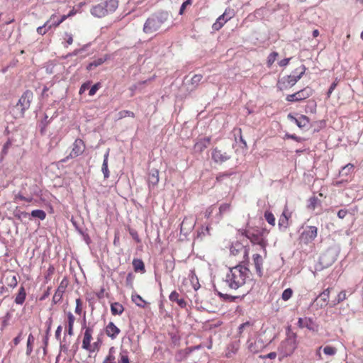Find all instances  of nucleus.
Returning <instances> with one entry per match:
<instances>
[{
  "label": "nucleus",
  "mask_w": 363,
  "mask_h": 363,
  "mask_svg": "<svg viewBox=\"0 0 363 363\" xmlns=\"http://www.w3.org/2000/svg\"><path fill=\"white\" fill-rule=\"evenodd\" d=\"M249 272L247 267L241 264L230 267L223 279V281L230 289L237 290L245 284Z\"/></svg>",
  "instance_id": "f257e3e1"
},
{
  "label": "nucleus",
  "mask_w": 363,
  "mask_h": 363,
  "mask_svg": "<svg viewBox=\"0 0 363 363\" xmlns=\"http://www.w3.org/2000/svg\"><path fill=\"white\" fill-rule=\"evenodd\" d=\"M169 13L167 11H159L151 14L145 21L143 30L146 34H152L162 29L169 21Z\"/></svg>",
  "instance_id": "f03ea898"
},
{
  "label": "nucleus",
  "mask_w": 363,
  "mask_h": 363,
  "mask_svg": "<svg viewBox=\"0 0 363 363\" xmlns=\"http://www.w3.org/2000/svg\"><path fill=\"white\" fill-rule=\"evenodd\" d=\"M40 192V190L35 184L30 185H28L27 183L22 184L21 190L15 194L13 201L18 202L20 200L30 203L33 200V196H38Z\"/></svg>",
  "instance_id": "7ed1b4c3"
},
{
  "label": "nucleus",
  "mask_w": 363,
  "mask_h": 363,
  "mask_svg": "<svg viewBox=\"0 0 363 363\" xmlns=\"http://www.w3.org/2000/svg\"><path fill=\"white\" fill-rule=\"evenodd\" d=\"M33 99V93L32 91L26 90L23 93L17 104L13 108V114L16 118L23 117L26 111L29 109Z\"/></svg>",
  "instance_id": "20e7f679"
},
{
  "label": "nucleus",
  "mask_w": 363,
  "mask_h": 363,
  "mask_svg": "<svg viewBox=\"0 0 363 363\" xmlns=\"http://www.w3.org/2000/svg\"><path fill=\"white\" fill-rule=\"evenodd\" d=\"M306 70V68L305 65H302L299 67L296 68L291 74L282 77L279 81V85L280 86V89H286L288 87H291L294 85H295L296 83L304 74Z\"/></svg>",
  "instance_id": "39448f33"
},
{
  "label": "nucleus",
  "mask_w": 363,
  "mask_h": 363,
  "mask_svg": "<svg viewBox=\"0 0 363 363\" xmlns=\"http://www.w3.org/2000/svg\"><path fill=\"white\" fill-rule=\"evenodd\" d=\"M267 234V231L265 229H252L245 230L244 235L248 238L253 244L259 245L262 248L265 247V241L264 239V234Z\"/></svg>",
  "instance_id": "423d86ee"
},
{
  "label": "nucleus",
  "mask_w": 363,
  "mask_h": 363,
  "mask_svg": "<svg viewBox=\"0 0 363 363\" xmlns=\"http://www.w3.org/2000/svg\"><path fill=\"white\" fill-rule=\"evenodd\" d=\"M297 347L296 334L289 333L286 339L283 341L280 345V350L284 357L290 356Z\"/></svg>",
  "instance_id": "0eeeda50"
},
{
  "label": "nucleus",
  "mask_w": 363,
  "mask_h": 363,
  "mask_svg": "<svg viewBox=\"0 0 363 363\" xmlns=\"http://www.w3.org/2000/svg\"><path fill=\"white\" fill-rule=\"evenodd\" d=\"M85 149L84 141L81 139H77L72 145V149L69 155L61 160L62 162H66L69 159L74 158L83 153Z\"/></svg>",
  "instance_id": "6e6552de"
},
{
  "label": "nucleus",
  "mask_w": 363,
  "mask_h": 363,
  "mask_svg": "<svg viewBox=\"0 0 363 363\" xmlns=\"http://www.w3.org/2000/svg\"><path fill=\"white\" fill-rule=\"evenodd\" d=\"M318 229L315 226L308 225L300 235L301 242L308 244L312 242L316 237Z\"/></svg>",
  "instance_id": "1a4fd4ad"
},
{
  "label": "nucleus",
  "mask_w": 363,
  "mask_h": 363,
  "mask_svg": "<svg viewBox=\"0 0 363 363\" xmlns=\"http://www.w3.org/2000/svg\"><path fill=\"white\" fill-rule=\"evenodd\" d=\"M291 216V213L289 211L286 206L280 216L278 220V226L281 231H285L289 226V218Z\"/></svg>",
  "instance_id": "9d476101"
},
{
  "label": "nucleus",
  "mask_w": 363,
  "mask_h": 363,
  "mask_svg": "<svg viewBox=\"0 0 363 363\" xmlns=\"http://www.w3.org/2000/svg\"><path fill=\"white\" fill-rule=\"evenodd\" d=\"M212 160L216 163H223L231 158V156L225 152H223L218 147H215L212 150L211 153Z\"/></svg>",
  "instance_id": "9b49d317"
},
{
  "label": "nucleus",
  "mask_w": 363,
  "mask_h": 363,
  "mask_svg": "<svg viewBox=\"0 0 363 363\" xmlns=\"http://www.w3.org/2000/svg\"><path fill=\"white\" fill-rule=\"evenodd\" d=\"M298 325L301 328H306L309 330L316 331L318 330V325L315 323L311 318L306 317L304 318H299L298 320Z\"/></svg>",
  "instance_id": "f8f14e48"
},
{
  "label": "nucleus",
  "mask_w": 363,
  "mask_h": 363,
  "mask_svg": "<svg viewBox=\"0 0 363 363\" xmlns=\"http://www.w3.org/2000/svg\"><path fill=\"white\" fill-rule=\"evenodd\" d=\"M94 333V326L85 327L84 333V338L82 340V347L86 350L91 348V340L92 339V334Z\"/></svg>",
  "instance_id": "ddd939ff"
},
{
  "label": "nucleus",
  "mask_w": 363,
  "mask_h": 363,
  "mask_svg": "<svg viewBox=\"0 0 363 363\" xmlns=\"http://www.w3.org/2000/svg\"><path fill=\"white\" fill-rule=\"evenodd\" d=\"M230 251L233 255H237L239 252H242L244 257L248 258L249 250L241 242H235V243H233L230 247Z\"/></svg>",
  "instance_id": "4468645a"
},
{
  "label": "nucleus",
  "mask_w": 363,
  "mask_h": 363,
  "mask_svg": "<svg viewBox=\"0 0 363 363\" xmlns=\"http://www.w3.org/2000/svg\"><path fill=\"white\" fill-rule=\"evenodd\" d=\"M105 333L108 337L114 340L121 333V330L113 322H110L105 328Z\"/></svg>",
  "instance_id": "2eb2a0df"
},
{
  "label": "nucleus",
  "mask_w": 363,
  "mask_h": 363,
  "mask_svg": "<svg viewBox=\"0 0 363 363\" xmlns=\"http://www.w3.org/2000/svg\"><path fill=\"white\" fill-rule=\"evenodd\" d=\"M91 13L98 18L104 17L108 14L103 2L94 6L91 9Z\"/></svg>",
  "instance_id": "dca6fc26"
},
{
  "label": "nucleus",
  "mask_w": 363,
  "mask_h": 363,
  "mask_svg": "<svg viewBox=\"0 0 363 363\" xmlns=\"http://www.w3.org/2000/svg\"><path fill=\"white\" fill-rule=\"evenodd\" d=\"M147 182L150 188L151 186L153 187L157 186L159 182V171L157 169H152L150 170L148 174Z\"/></svg>",
  "instance_id": "f3484780"
},
{
  "label": "nucleus",
  "mask_w": 363,
  "mask_h": 363,
  "mask_svg": "<svg viewBox=\"0 0 363 363\" xmlns=\"http://www.w3.org/2000/svg\"><path fill=\"white\" fill-rule=\"evenodd\" d=\"M211 138L208 137L203 138L199 140L194 145V150L196 152H203L210 144Z\"/></svg>",
  "instance_id": "a211bd4d"
},
{
  "label": "nucleus",
  "mask_w": 363,
  "mask_h": 363,
  "mask_svg": "<svg viewBox=\"0 0 363 363\" xmlns=\"http://www.w3.org/2000/svg\"><path fill=\"white\" fill-rule=\"evenodd\" d=\"M335 262V257L330 251H327L320 257V262L324 267H328Z\"/></svg>",
  "instance_id": "6ab92c4d"
},
{
  "label": "nucleus",
  "mask_w": 363,
  "mask_h": 363,
  "mask_svg": "<svg viewBox=\"0 0 363 363\" xmlns=\"http://www.w3.org/2000/svg\"><path fill=\"white\" fill-rule=\"evenodd\" d=\"M253 262L255 267L256 272L259 277L262 276V258L259 254L253 255Z\"/></svg>",
  "instance_id": "aec40b11"
},
{
  "label": "nucleus",
  "mask_w": 363,
  "mask_h": 363,
  "mask_svg": "<svg viewBox=\"0 0 363 363\" xmlns=\"http://www.w3.org/2000/svg\"><path fill=\"white\" fill-rule=\"evenodd\" d=\"M179 295L176 291H173L169 296V298L172 302H177V303L182 308H184L186 306V302L184 298H179Z\"/></svg>",
  "instance_id": "412c9836"
},
{
  "label": "nucleus",
  "mask_w": 363,
  "mask_h": 363,
  "mask_svg": "<svg viewBox=\"0 0 363 363\" xmlns=\"http://www.w3.org/2000/svg\"><path fill=\"white\" fill-rule=\"evenodd\" d=\"M26 298V292L24 286H21L15 298L14 302L17 305H23Z\"/></svg>",
  "instance_id": "4be33fe9"
},
{
  "label": "nucleus",
  "mask_w": 363,
  "mask_h": 363,
  "mask_svg": "<svg viewBox=\"0 0 363 363\" xmlns=\"http://www.w3.org/2000/svg\"><path fill=\"white\" fill-rule=\"evenodd\" d=\"M104 7L106 10V12L108 14L109 13L114 12L118 6V2L117 0H107L104 2H103Z\"/></svg>",
  "instance_id": "5701e85b"
},
{
  "label": "nucleus",
  "mask_w": 363,
  "mask_h": 363,
  "mask_svg": "<svg viewBox=\"0 0 363 363\" xmlns=\"http://www.w3.org/2000/svg\"><path fill=\"white\" fill-rule=\"evenodd\" d=\"M296 93L297 94L298 99L301 101L310 97L313 94V91L310 87L307 86Z\"/></svg>",
  "instance_id": "b1692460"
},
{
  "label": "nucleus",
  "mask_w": 363,
  "mask_h": 363,
  "mask_svg": "<svg viewBox=\"0 0 363 363\" xmlns=\"http://www.w3.org/2000/svg\"><path fill=\"white\" fill-rule=\"evenodd\" d=\"M109 155V149L106 151V152L104 155V161L101 167V171L103 172L104 179H108L109 177V170L108 168V160Z\"/></svg>",
  "instance_id": "393cba45"
},
{
  "label": "nucleus",
  "mask_w": 363,
  "mask_h": 363,
  "mask_svg": "<svg viewBox=\"0 0 363 363\" xmlns=\"http://www.w3.org/2000/svg\"><path fill=\"white\" fill-rule=\"evenodd\" d=\"M214 290H215V291L217 292V294L219 296V297L221 298L224 301H229V302H235L238 299L241 300L242 298V296H231V295H228L227 294H223V293H221L220 291H218L216 288H215Z\"/></svg>",
  "instance_id": "a878e982"
},
{
  "label": "nucleus",
  "mask_w": 363,
  "mask_h": 363,
  "mask_svg": "<svg viewBox=\"0 0 363 363\" xmlns=\"http://www.w3.org/2000/svg\"><path fill=\"white\" fill-rule=\"evenodd\" d=\"M132 264L135 272H145V264L142 259H133Z\"/></svg>",
  "instance_id": "bb28decb"
},
{
  "label": "nucleus",
  "mask_w": 363,
  "mask_h": 363,
  "mask_svg": "<svg viewBox=\"0 0 363 363\" xmlns=\"http://www.w3.org/2000/svg\"><path fill=\"white\" fill-rule=\"evenodd\" d=\"M124 311V307L118 302H114L111 305V313L114 315H121Z\"/></svg>",
  "instance_id": "cd10ccee"
},
{
  "label": "nucleus",
  "mask_w": 363,
  "mask_h": 363,
  "mask_svg": "<svg viewBox=\"0 0 363 363\" xmlns=\"http://www.w3.org/2000/svg\"><path fill=\"white\" fill-rule=\"evenodd\" d=\"M106 60V57H99L98 59L94 60L93 62L88 64L86 66L87 71H91L95 67L102 65Z\"/></svg>",
  "instance_id": "c85d7f7f"
},
{
  "label": "nucleus",
  "mask_w": 363,
  "mask_h": 363,
  "mask_svg": "<svg viewBox=\"0 0 363 363\" xmlns=\"http://www.w3.org/2000/svg\"><path fill=\"white\" fill-rule=\"evenodd\" d=\"M30 216L37 218L40 220H43L46 218V213L43 210L35 209L31 211Z\"/></svg>",
  "instance_id": "c756f323"
},
{
  "label": "nucleus",
  "mask_w": 363,
  "mask_h": 363,
  "mask_svg": "<svg viewBox=\"0 0 363 363\" xmlns=\"http://www.w3.org/2000/svg\"><path fill=\"white\" fill-rule=\"evenodd\" d=\"M309 118L305 115H301L298 128H300L301 129H308L309 128Z\"/></svg>",
  "instance_id": "7c9ffc66"
},
{
  "label": "nucleus",
  "mask_w": 363,
  "mask_h": 363,
  "mask_svg": "<svg viewBox=\"0 0 363 363\" xmlns=\"http://www.w3.org/2000/svg\"><path fill=\"white\" fill-rule=\"evenodd\" d=\"M63 294L64 289H60V286H59L52 297V303L56 304L60 302L62 298Z\"/></svg>",
  "instance_id": "2f4dec72"
},
{
  "label": "nucleus",
  "mask_w": 363,
  "mask_h": 363,
  "mask_svg": "<svg viewBox=\"0 0 363 363\" xmlns=\"http://www.w3.org/2000/svg\"><path fill=\"white\" fill-rule=\"evenodd\" d=\"M353 169H354V165L351 163H349L342 168V169L340 171V176H347L352 173Z\"/></svg>",
  "instance_id": "473e14b6"
},
{
  "label": "nucleus",
  "mask_w": 363,
  "mask_h": 363,
  "mask_svg": "<svg viewBox=\"0 0 363 363\" xmlns=\"http://www.w3.org/2000/svg\"><path fill=\"white\" fill-rule=\"evenodd\" d=\"M230 210V203H223L219 207V213L218 214V220H220L223 217V215L225 213L229 212Z\"/></svg>",
  "instance_id": "72a5a7b5"
},
{
  "label": "nucleus",
  "mask_w": 363,
  "mask_h": 363,
  "mask_svg": "<svg viewBox=\"0 0 363 363\" xmlns=\"http://www.w3.org/2000/svg\"><path fill=\"white\" fill-rule=\"evenodd\" d=\"M234 15L233 9H226L225 12L218 17V20L223 19L224 22H227L228 20L232 18Z\"/></svg>",
  "instance_id": "f704fd0d"
},
{
  "label": "nucleus",
  "mask_w": 363,
  "mask_h": 363,
  "mask_svg": "<svg viewBox=\"0 0 363 363\" xmlns=\"http://www.w3.org/2000/svg\"><path fill=\"white\" fill-rule=\"evenodd\" d=\"M35 338L32 334H30L27 340V346H26V354L29 356L33 351L32 344L34 342Z\"/></svg>",
  "instance_id": "c9c22d12"
},
{
  "label": "nucleus",
  "mask_w": 363,
  "mask_h": 363,
  "mask_svg": "<svg viewBox=\"0 0 363 363\" xmlns=\"http://www.w3.org/2000/svg\"><path fill=\"white\" fill-rule=\"evenodd\" d=\"M47 325V330L45 333V336L43 339V344L45 345V347L48 345V340H49V335H50V331L51 329V325H52V319L51 318L48 319V320L46 322Z\"/></svg>",
  "instance_id": "e433bc0d"
},
{
  "label": "nucleus",
  "mask_w": 363,
  "mask_h": 363,
  "mask_svg": "<svg viewBox=\"0 0 363 363\" xmlns=\"http://www.w3.org/2000/svg\"><path fill=\"white\" fill-rule=\"evenodd\" d=\"M202 79L203 76L201 74H194L191 79V84L192 85V89L196 88Z\"/></svg>",
  "instance_id": "4c0bfd02"
},
{
  "label": "nucleus",
  "mask_w": 363,
  "mask_h": 363,
  "mask_svg": "<svg viewBox=\"0 0 363 363\" xmlns=\"http://www.w3.org/2000/svg\"><path fill=\"white\" fill-rule=\"evenodd\" d=\"M14 216L18 220H22L24 218H27L30 216V213L26 211H21L18 209H16L14 211Z\"/></svg>",
  "instance_id": "58836bf2"
},
{
  "label": "nucleus",
  "mask_w": 363,
  "mask_h": 363,
  "mask_svg": "<svg viewBox=\"0 0 363 363\" xmlns=\"http://www.w3.org/2000/svg\"><path fill=\"white\" fill-rule=\"evenodd\" d=\"M6 281L7 285L11 288H15L18 284L17 278L15 275L7 277Z\"/></svg>",
  "instance_id": "ea45409f"
},
{
  "label": "nucleus",
  "mask_w": 363,
  "mask_h": 363,
  "mask_svg": "<svg viewBox=\"0 0 363 363\" xmlns=\"http://www.w3.org/2000/svg\"><path fill=\"white\" fill-rule=\"evenodd\" d=\"M132 301L138 306L144 307L145 301L143 298L138 294H133L132 295Z\"/></svg>",
  "instance_id": "a19ab883"
},
{
  "label": "nucleus",
  "mask_w": 363,
  "mask_h": 363,
  "mask_svg": "<svg viewBox=\"0 0 363 363\" xmlns=\"http://www.w3.org/2000/svg\"><path fill=\"white\" fill-rule=\"evenodd\" d=\"M346 298H347L346 291H340L337 294V298L334 301H333V306H335V305L340 303V302L343 301Z\"/></svg>",
  "instance_id": "79ce46f5"
},
{
  "label": "nucleus",
  "mask_w": 363,
  "mask_h": 363,
  "mask_svg": "<svg viewBox=\"0 0 363 363\" xmlns=\"http://www.w3.org/2000/svg\"><path fill=\"white\" fill-rule=\"evenodd\" d=\"M264 218L269 224L273 226L275 225V218L272 212L266 211L264 213Z\"/></svg>",
  "instance_id": "37998d69"
},
{
  "label": "nucleus",
  "mask_w": 363,
  "mask_h": 363,
  "mask_svg": "<svg viewBox=\"0 0 363 363\" xmlns=\"http://www.w3.org/2000/svg\"><path fill=\"white\" fill-rule=\"evenodd\" d=\"M50 24V21H46L43 26L37 28V33L40 35H45L50 30L48 29Z\"/></svg>",
  "instance_id": "c03bdc74"
},
{
  "label": "nucleus",
  "mask_w": 363,
  "mask_h": 363,
  "mask_svg": "<svg viewBox=\"0 0 363 363\" xmlns=\"http://www.w3.org/2000/svg\"><path fill=\"white\" fill-rule=\"evenodd\" d=\"M327 303L325 302V301L320 299L318 296L314 300L313 303H312V306H314L316 307V308H322L327 306Z\"/></svg>",
  "instance_id": "a18cd8bd"
},
{
  "label": "nucleus",
  "mask_w": 363,
  "mask_h": 363,
  "mask_svg": "<svg viewBox=\"0 0 363 363\" xmlns=\"http://www.w3.org/2000/svg\"><path fill=\"white\" fill-rule=\"evenodd\" d=\"M278 55L279 54L277 52H272L269 55V56L267 57V66L269 67H270L272 65V64L274 62Z\"/></svg>",
  "instance_id": "49530a36"
},
{
  "label": "nucleus",
  "mask_w": 363,
  "mask_h": 363,
  "mask_svg": "<svg viewBox=\"0 0 363 363\" xmlns=\"http://www.w3.org/2000/svg\"><path fill=\"white\" fill-rule=\"evenodd\" d=\"M101 340L99 337L97 341L94 342L92 345H91V348L89 350H86V351L89 352H94L95 351H98L100 348V346L101 345Z\"/></svg>",
  "instance_id": "de8ad7c7"
},
{
  "label": "nucleus",
  "mask_w": 363,
  "mask_h": 363,
  "mask_svg": "<svg viewBox=\"0 0 363 363\" xmlns=\"http://www.w3.org/2000/svg\"><path fill=\"white\" fill-rule=\"evenodd\" d=\"M293 291L291 289L288 288L285 289L281 295V298L284 301H288L292 296Z\"/></svg>",
  "instance_id": "09e8293b"
},
{
  "label": "nucleus",
  "mask_w": 363,
  "mask_h": 363,
  "mask_svg": "<svg viewBox=\"0 0 363 363\" xmlns=\"http://www.w3.org/2000/svg\"><path fill=\"white\" fill-rule=\"evenodd\" d=\"M337 350L332 346H325L323 348V352L327 355H334L336 354Z\"/></svg>",
  "instance_id": "8fccbe9b"
},
{
  "label": "nucleus",
  "mask_w": 363,
  "mask_h": 363,
  "mask_svg": "<svg viewBox=\"0 0 363 363\" xmlns=\"http://www.w3.org/2000/svg\"><path fill=\"white\" fill-rule=\"evenodd\" d=\"M11 318V314L9 312H7L6 314L4 316L3 320L1 322V330H4L9 325V321Z\"/></svg>",
  "instance_id": "3c124183"
},
{
  "label": "nucleus",
  "mask_w": 363,
  "mask_h": 363,
  "mask_svg": "<svg viewBox=\"0 0 363 363\" xmlns=\"http://www.w3.org/2000/svg\"><path fill=\"white\" fill-rule=\"evenodd\" d=\"M329 296H330V288H328L326 289L325 290H324L319 296L318 297L325 301V302H326L328 303V299H329Z\"/></svg>",
  "instance_id": "603ef678"
},
{
  "label": "nucleus",
  "mask_w": 363,
  "mask_h": 363,
  "mask_svg": "<svg viewBox=\"0 0 363 363\" xmlns=\"http://www.w3.org/2000/svg\"><path fill=\"white\" fill-rule=\"evenodd\" d=\"M119 363H130V360L126 351H123L120 353Z\"/></svg>",
  "instance_id": "864d4df0"
},
{
  "label": "nucleus",
  "mask_w": 363,
  "mask_h": 363,
  "mask_svg": "<svg viewBox=\"0 0 363 363\" xmlns=\"http://www.w3.org/2000/svg\"><path fill=\"white\" fill-rule=\"evenodd\" d=\"M89 46V44H86L84 45H83L82 48H79V49H76L74 50L71 53H69L67 55V56H76L77 55H79V53H81L82 52L86 50V49Z\"/></svg>",
  "instance_id": "5fc2aeb1"
},
{
  "label": "nucleus",
  "mask_w": 363,
  "mask_h": 363,
  "mask_svg": "<svg viewBox=\"0 0 363 363\" xmlns=\"http://www.w3.org/2000/svg\"><path fill=\"white\" fill-rule=\"evenodd\" d=\"M191 4H192V0H186L185 1H184L180 7L179 14L182 15L184 13V11H185L186 6H190Z\"/></svg>",
  "instance_id": "6e6d98bb"
},
{
  "label": "nucleus",
  "mask_w": 363,
  "mask_h": 363,
  "mask_svg": "<svg viewBox=\"0 0 363 363\" xmlns=\"http://www.w3.org/2000/svg\"><path fill=\"white\" fill-rule=\"evenodd\" d=\"M68 327H74L75 318L72 312L69 311L67 313Z\"/></svg>",
  "instance_id": "4d7b16f0"
},
{
  "label": "nucleus",
  "mask_w": 363,
  "mask_h": 363,
  "mask_svg": "<svg viewBox=\"0 0 363 363\" xmlns=\"http://www.w3.org/2000/svg\"><path fill=\"white\" fill-rule=\"evenodd\" d=\"M119 116H120L121 118H125L127 116L133 118L135 116V113L130 111L123 110V111H121L119 112Z\"/></svg>",
  "instance_id": "13d9d810"
},
{
  "label": "nucleus",
  "mask_w": 363,
  "mask_h": 363,
  "mask_svg": "<svg viewBox=\"0 0 363 363\" xmlns=\"http://www.w3.org/2000/svg\"><path fill=\"white\" fill-rule=\"evenodd\" d=\"M82 311V303L80 298H77L76 300V308H75V313L81 314Z\"/></svg>",
  "instance_id": "bf43d9fd"
},
{
  "label": "nucleus",
  "mask_w": 363,
  "mask_h": 363,
  "mask_svg": "<svg viewBox=\"0 0 363 363\" xmlns=\"http://www.w3.org/2000/svg\"><path fill=\"white\" fill-rule=\"evenodd\" d=\"M11 145H12V143L10 140H8L7 142L4 145L2 151H1V155L3 156L6 155L8 153V150L11 147Z\"/></svg>",
  "instance_id": "052dcab7"
},
{
  "label": "nucleus",
  "mask_w": 363,
  "mask_h": 363,
  "mask_svg": "<svg viewBox=\"0 0 363 363\" xmlns=\"http://www.w3.org/2000/svg\"><path fill=\"white\" fill-rule=\"evenodd\" d=\"M285 138H288V139H292V140H294L297 142H303V140H305L304 138H301V137H298L296 136L295 134H289V133H286L285 135Z\"/></svg>",
  "instance_id": "680f3d73"
},
{
  "label": "nucleus",
  "mask_w": 363,
  "mask_h": 363,
  "mask_svg": "<svg viewBox=\"0 0 363 363\" xmlns=\"http://www.w3.org/2000/svg\"><path fill=\"white\" fill-rule=\"evenodd\" d=\"M318 201V199L317 197H315V196L311 197L308 201H309L308 207L312 209H314L316 206Z\"/></svg>",
  "instance_id": "e2e57ef3"
},
{
  "label": "nucleus",
  "mask_w": 363,
  "mask_h": 363,
  "mask_svg": "<svg viewBox=\"0 0 363 363\" xmlns=\"http://www.w3.org/2000/svg\"><path fill=\"white\" fill-rule=\"evenodd\" d=\"M51 119H48V116L47 114H45L43 120L41 121V124L43 125V127L41 128V132L44 130V129L46 128V126L50 123Z\"/></svg>",
  "instance_id": "0e129e2a"
},
{
  "label": "nucleus",
  "mask_w": 363,
  "mask_h": 363,
  "mask_svg": "<svg viewBox=\"0 0 363 363\" xmlns=\"http://www.w3.org/2000/svg\"><path fill=\"white\" fill-rule=\"evenodd\" d=\"M99 88H100V84L99 83L95 84L89 89V95L94 96Z\"/></svg>",
  "instance_id": "69168bd1"
},
{
  "label": "nucleus",
  "mask_w": 363,
  "mask_h": 363,
  "mask_svg": "<svg viewBox=\"0 0 363 363\" xmlns=\"http://www.w3.org/2000/svg\"><path fill=\"white\" fill-rule=\"evenodd\" d=\"M133 279H134L133 274L132 273H128L126 277V279H125L126 285L132 287Z\"/></svg>",
  "instance_id": "338daca9"
},
{
  "label": "nucleus",
  "mask_w": 363,
  "mask_h": 363,
  "mask_svg": "<svg viewBox=\"0 0 363 363\" xmlns=\"http://www.w3.org/2000/svg\"><path fill=\"white\" fill-rule=\"evenodd\" d=\"M286 101H289V102H296V101H299V100L298 99V96H297V94L296 93H294L293 94H289L286 96Z\"/></svg>",
  "instance_id": "774afa93"
}]
</instances>
